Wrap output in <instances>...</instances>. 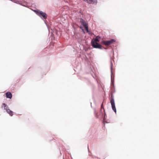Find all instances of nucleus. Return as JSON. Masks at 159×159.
I'll list each match as a JSON object with an SVG mask.
<instances>
[{
	"mask_svg": "<svg viewBox=\"0 0 159 159\" xmlns=\"http://www.w3.org/2000/svg\"><path fill=\"white\" fill-rule=\"evenodd\" d=\"M111 104V107L112 110L114 111V112L116 113V108L115 106V103L114 102V100L113 98V96L112 94L111 96V100L110 101Z\"/></svg>",
	"mask_w": 159,
	"mask_h": 159,
	"instance_id": "obj_1",
	"label": "nucleus"
},
{
	"mask_svg": "<svg viewBox=\"0 0 159 159\" xmlns=\"http://www.w3.org/2000/svg\"><path fill=\"white\" fill-rule=\"evenodd\" d=\"M80 22L81 23L82 25L85 28L87 32H89L88 27L87 24L86 23L85 21L82 18L80 19Z\"/></svg>",
	"mask_w": 159,
	"mask_h": 159,
	"instance_id": "obj_2",
	"label": "nucleus"
},
{
	"mask_svg": "<svg viewBox=\"0 0 159 159\" xmlns=\"http://www.w3.org/2000/svg\"><path fill=\"white\" fill-rule=\"evenodd\" d=\"M4 107V109L6 110L7 112L11 116L13 115V111H11L10 109H7V106L4 103L2 104V107Z\"/></svg>",
	"mask_w": 159,
	"mask_h": 159,
	"instance_id": "obj_3",
	"label": "nucleus"
},
{
	"mask_svg": "<svg viewBox=\"0 0 159 159\" xmlns=\"http://www.w3.org/2000/svg\"><path fill=\"white\" fill-rule=\"evenodd\" d=\"M115 42L114 39H111L110 40L103 41H102V43L106 46H109Z\"/></svg>",
	"mask_w": 159,
	"mask_h": 159,
	"instance_id": "obj_4",
	"label": "nucleus"
},
{
	"mask_svg": "<svg viewBox=\"0 0 159 159\" xmlns=\"http://www.w3.org/2000/svg\"><path fill=\"white\" fill-rule=\"evenodd\" d=\"M37 14L41 17H43L44 19H46L47 18L46 14L40 11H39L37 12Z\"/></svg>",
	"mask_w": 159,
	"mask_h": 159,
	"instance_id": "obj_5",
	"label": "nucleus"
},
{
	"mask_svg": "<svg viewBox=\"0 0 159 159\" xmlns=\"http://www.w3.org/2000/svg\"><path fill=\"white\" fill-rule=\"evenodd\" d=\"M92 44L93 47L94 48H102V46L96 42H94L92 40Z\"/></svg>",
	"mask_w": 159,
	"mask_h": 159,
	"instance_id": "obj_6",
	"label": "nucleus"
},
{
	"mask_svg": "<svg viewBox=\"0 0 159 159\" xmlns=\"http://www.w3.org/2000/svg\"><path fill=\"white\" fill-rule=\"evenodd\" d=\"M84 1L89 4L96 3L97 2V0H83Z\"/></svg>",
	"mask_w": 159,
	"mask_h": 159,
	"instance_id": "obj_7",
	"label": "nucleus"
},
{
	"mask_svg": "<svg viewBox=\"0 0 159 159\" xmlns=\"http://www.w3.org/2000/svg\"><path fill=\"white\" fill-rule=\"evenodd\" d=\"M6 96L7 98L11 99L12 97V95L10 92H7L6 93Z\"/></svg>",
	"mask_w": 159,
	"mask_h": 159,
	"instance_id": "obj_8",
	"label": "nucleus"
},
{
	"mask_svg": "<svg viewBox=\"0 0 159 159\" xmlns=\"http://www.w3.org/2000/svg\"><path fill=\"white\" fill-rule=\"evenodd\" d=\"M100 38V37L99 36H97L94 41V42H96V43H97V42H98L99 41V39Z\"/></svg>",
	"mask_w": 159,
	"mask_h": 159,
	"instance_id": "obj_9",
	"label": "nucleus"
},
{
	"mask_svg": "<svg viewBox=\"0 0 159 159\" xmlns=\"http://www.w3.org/2000/svg\"><path fill=\"white\" fill-rule=\"evenodd\" d=\"M101 109L102 108V105H101Z\"/></svg>",
	"mask_w": 159,
	"mask_h": 159,
	"instance_id": "obj_10",
	"label": "nucleus"
},
{
	"mask_svg": "<svg viewBox=\"0 0 159 159\" xmlns=\"http://www.w3.org/2000/svg\"><path fill=\"white\" fill-rule=\"evenodd\" d=\"M20 0H18V1H20Z\"/></svg>",
	"mask_w": 159,
	"mask_h": 159,
	"instance_id": "obj_11",
	"label": "nucleus"
}]
</instances>
